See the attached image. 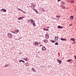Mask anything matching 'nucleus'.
I'll use <instances>...</instances> for the list:
<instances>
[{
    "instance_id": "nucleus-1",
    "label": "nucleus",
    "mask_w": 76,
    "mask_h": 76,
    "mask_svg": "<svg viewBox=\"0 0 76 76\" xmlns=\"http://www.w3.org/2000/svg\"><path fill=\"white\" fill-rule=\"evenodd\" d=\"M30 20L31 21L30 22H31V24L33 25L34 26H36V25L35 24V21H34V20L33 19H31Z\"/></svg>"
},
{
    "instance_id": "nucleus-11",
    "label": "nucleus",
    "mask_w": 76,
    "mask_h": 76,
    "mask_svg": "<svg viewBox=\"0 0 76 76\" xmlns=\"http://www.w3.org/2000/svg\"><path fill=\"white\" fill-rule=\"evenodd\" d=\"M58 37L57 36H56L55 37V40L56 41V40H58Z\"/></svg>"
},
{
    "instance_id": "nucleus-18",
    "label": "nucleus",
    "mask_w": 76,
    "mask_h": 76,
    "mask_svg": "<svg viewBox=\"0 0 76 76\" xmlns=\"http://www.w3.org/2000/svg\"><path fill=\"white\" fill-rule=\"evenodd\" d=\"M74 2H75V1H73V0L70 1V3H72H72H74Z\"/></svg>"
},
{
    "instance_id": "nucleus-20",
    "label": "nucleus",
    "mask_w": 76,
    "mask_h": 76,
    "mask_svg": "<svg viewBox=\"0 0 76 76\" xmlns=\"http://www.w3.org/2000/svg\"><path fill=\"white\" fill-rule=\"evenodd\" d=\"M32 70L33 72H35V69L34 68H32Z\"/></svg>"
},
{
    "instance_id": "nucleus-21",
    "label": "nucleus",
    "mask_w": 76,
    "mask_h": 76,
    "mask_svg": "<svg viewBox=\"0 0 76 76\" xmlns=\"http://www.w3.org/2000/svg\"><path fill=\"white\" fill-rule=\"evenodd\" d=\"M18 19H19V20H21V19H23V18L22 17H19L18 18Z\"/></svg>"
},
{
    "instance_id": "nucleus-27",
    "label": "nucleus",
    "mask_w": 76,
    "mask_h": 76,
    "mask_svg": "<svg viewBox=\"0 0 76 76\" xmlns=\"http://www.w3.org/2000/svg\"><path fill=\"white\" fill-rule=\"evenodd\" d=\"M17 9L18 10V11H20V10H21V9L18 8H17Z\"/></svg>"
},
{
    "instance_id": "nucleus-37",
    "label": "nucleus",
    "mask_w": 76,
    "mask_h": 76,
    "mask_svg": "<svg viewBox=\"0 0 76 76\" xmlns=\"http://www.w3.org/2000/svg\"><path fill=\"white\" fill-rule=\"evenodd\" d=\"M23 13H26V12H23Z\"/></svg>"
},
{
    "instance_id": "nucleus-24",
    "label": "nucleus",
    "mask_w": 76,
    "mask_h": 76,
    "mask_svg": "<svg viewBox=\"0 0 76 76\" xmlns=\"http://www.w3.org/2000/svg\"><path fill=\"white\" fill-rule=\"evenodd\" d=\"M5 67H9V64H6L5 65Z\"/></svg>"
},
{
    "instance_id": "nucleus-49",
    "label": "nucleus",
    "mask_w": 76,
    "mask_h": 76,
    "mask_svg": "<svg viewBox=\"0 0 76 76\" xmlns=\"http://www.w3.org/2000/svg\"><path fill=\"white\" fill-rule=\"evenodd\" d=\"M44 29H45V28H44Z\"/></svg>"
},
{
    "instance_id": "nucleus-34",
    "label": "nucleus",
    "mask_w": 76,
    "mask_h": 76,
    "mask_svg": "<svg viewBox=\"0 0 76 76\" xmlns=\"http://www.w3.org/2000/svg\"><path fill=\"white\" fill-rule=\"evenodd\" d=\"M67 2H68V3H70V1L67 0Z\"/></svg>"
},
{
    "instance_id": "nucleus-46",
    "label": "nucleus",
    "mask_w": 76,
    "mask_h": 76,
    "mask_svg": "<svg viewBox=\"0 0 76 76\" xmlns=\"http://www.w3.org/2000/svg\"><path fill=\"white\" fill-rule=\"evenodd\" d=\"M21 10V11H22V10Z\"/></svg>"
},
{
    "instance_id": "nucleus-6",
    "label": "nucleus",
    "mask_w": 76,
    "mask_h": 76,
    "mask_svg": "<svg viewBox=\"0 0 76 76\" xmlns=\"http://www.w3.org/2000/svg\"><path fill=\"white\" fill-rule=\"evenodd\" d=\"M39 45V43L38 42H35L34 43V45Z\"/></svg>"
},
{
    "instance_id": "nucleus-45",
    "label": "nucleus",
    "mask_w": 76,
    "mask_h": 76,
    "mask_svg": "<svg viewBox=\"0 0 76 76\" xmlns=\"http://www.w3.org/2000/svg\"><path fill=\"white\" fill-rule=\"evenodd\" d=\"M39 44H41V43H39Z\"/></svg>"
},
{
    "instance_id": "nucleus-8",
    "label": "nucleus",
    "mask_w": 76,
    "mask_h": 76,
    "mask_svg": "<svg viewBox=\"0 0 76 76\" xmlns=\"http://www.w3.org/2000/svg\"><path fill=\"white\" fill-rule=\"evenodd\" d=\"M44 42H45V43H48V39H45V40L44 41Z\"/></svg>"
},
{
    "instance_id": "nucleus-30",
    "label": "nucleus",
    "mask_w": 76,
    "mask_h": 76,
    "mask_svg": "<svg viewBox=\"0 0 76 76\" xmlns=\"http://www.w3.org/2000/svg\"><path fill=\"white\" fill-rule=\"evenodd\" d=\"M61 62H62V61H59V63L60 64H61Z\"/></svg>"
},
{
    "instance_id": "nucleus-13",
    "label": "nucleus",
    "mask_w": 76,
    "mask_h": 76,
    "mask_svg": "<svg viewBox=\"0 0 76 76\" xmlns=\"http://www.w3.org/2000/svg\"><path fill=\"white\" fill-rule=\"evenodd\" d=\"M61 40L62 41H67V40L65 39V38H61Z\"/></svg>"
},
{
    "instance_id": "nucleus-29",
    "label": "nucleus",
    "mask_w": 76,
    "mask_h": 76,
    "mask_svg": "<svg viewBox=\"0 0 76 76\" xmlns=\"http://www.w3.org/2000/svg\"><path fill=\"white\" fill-rule=\"evenodd\" d=\"M50 41L51 42H52L53 43L54 42H55V41H54L53 40H50Z\"/></svg>"
},
{
    "instance_id": "nucleus-32",
    "label": "nucleus",
    "mask_w": 76,
    "mask_h": 76,
    "mask_svg": "<svg viewBox=\"0 0 76 76\" xmlns=\"http://www.w3.org/2000/svg\"><path fill=\"white\" fill-rule=\"evenodd\" d=\"M55 45H58V43L57 42H56V43L55 44Z\"/></svg>"
},
{
    "instance_id": "nucleus-3",
    "label": "nucleus",
    "mask_w": 76,
    "mask_h": 76,
    "mask_svg": "<svg viewBox=\"0 0 76 76\" xmlns=\"http://www.w3.org/2000/svg\"><path fill=\"white\" fill-rule=\"evenodd\" d=\"M8 37L9 38H10L12 37V34L11 33H9L7 34Z\"/></svg>"
},
{
    "instance_id": "nucleus-4",
    "label": "nucleus",
    "mask_w": 76,
    "mask_h": 76,
    "mask_svg": "<svg viewBox=\"0 0 76 76\" xmlns=\"http://www.w3.org/2000/svg\"><path fill=\"white\" fill-rule=\"evenodd\" d=\"M41 11V12H44V11H45V10L44 9L42 8L41 7H40V9H39Z\"/></svg>"
},
{
    "instance_id": "nucleus-39",
    "label": "nucleus",
    "mask_w": 76,
    "mask_h": 76,
    "mask_svg": "<svg viewBox=\"0 0 76 76\" xmlns=\"http://www.w3.org/2000/svg\"><path fill=\"white\" fill-rule=\"evenodd\" d=\"M18 54H22V53H19Z\"/></svg>"
},
{
    "instance_id": "nucleus-43",
    "label": "nucleus",
    "mask_w": 76,
    "mask_h": 76,
    "mask_svg": "<svg viewBox=\"0 0 76 76\" xmlns=\"http://www.w3.org/2000/svg\"><path fill=\"white\" fill-rule=\"evenodd\" d=\"M35 11V12H36L37 13V10H36Z\"/></svg>"
},
{
    "instance_id": "nucleus-25",
    "label": "nucleus",
    "mask_w": 76,
    "mask_h": 76,
    "mask_svg": "<svg viewBox=\"0 0 76 76\" xmlns=\"http://www.w3.org/2000/svg\"><path fill=\"white\" fill-rule=\"evenodd\" d=\"M35 8V7H34L33 8H32L33 9V10H34V11H35L36 10V9Z\"/></svg>"
},
{
    "instance_id": "nucleus-17",
    "label": "nucleus",
    "mask_w": 76,
    "mask_h": 76,
    "mask_svg": "<svg viewBox=\"0 0 76 76\" xmlns=\"http://www.w3.org/2000/svg\"><path fill=\"white\" fill-rule=\"evenodd\" d=\"M68 62H69V63H70L71 62V61H73V60L72 59H69L67 60Z\"/></svg>"
},
{
    "instance_id": "nucleus-33",
    "label": "nucleus",
    "mask_w": 76,
    "mask_h": 76,
    "mask_svg": "<svg viewBox=\"0 0 76 76\" xmlns=\"http://www.w3.org/2000/svg\"><path fill=\"white\" fill-rule=\"evenodd\" d=\"M31 21L29 19L28 20V22H31Z\"/></svg>"
},
{
    "instance_id": "nucleus-14",
    "label": "nucleus",
    "mask_w": 76,
    "mask_h": 76,
    "mask_svg": "<svg viewBox=\"0 0 76 76\" xmlns=\"http://www.w3.org/2000/svg\"><path fill=\"white\" fill-rule=\"evenodd\" d=\"M70 40H71V41H75V39L74 38H72L70 39Z\"/></svg>"
},
{
    "instance_id": "nucleus-31",
    "label": "nucleus",
    "mask_w": 76,
    "mask_h": 76,
    "mask_svg": "<svg viewBox=\"0 0 76 76\" xmlns=\"http://www.w3.org/2000/svg\"><path fill=\"white\" fill-rule=\"evenodd\" d=\"M11 32H12V33H14V34H16V32H15V31H11Z\"/></svg>"
},
{
    "instance_id": "nucleus-48",
    "label": "nucleus",
    "mask_w": 76,
    "mask_h": 76,
    "mask_svg": "<svg viewBox=\"0 0 76 76\" xmlns=\"http://www.w3.org/2000/svg\"><path fill=\"white\" fill-rule=\"evenodd\" d=\"M23 18H24V17H23Z\"/></svg>"
},
{
    "instance_id": "nucleus-36",
    "label": "nucleus",
    "mask_w": 76,
    "mask_h": 76,
    "mask_svg": "<svg viewBox=\"0 0 76 76\" xmlns=\"http://www.w3.org/2000/svg\"><path fill=\"white\" fill-rule=\"evenodd\" d=\"M75 44V42H73L72 43V44Z\"/></svg>"
},
{
    "instance_id": "nucleus-28",
    "label": "nucleus",
    "mask_w": 76,
    "mask_h": 76,
    "mask_svg": "<svg viewBox=\"0 0 76 76\" xmlns=\"http://www.w3.org/2000/svg\"><path fill=\"white\" fill-rule=\"evenodd\" d=\"M56 18H60V16L59 15H56Z\"/></svg>"
},
{
    "instance_id": "nucleus-38",
    "label": "nucleus",
    "mask_w": 76,
    "mask_h": 76,
    "mask_svg": "<svg viewBox=\"0 0 76 76\" xmlns=\"http://www.w3.org/2000/svg\"><path fill=\"white\" fill-rule=\"evenodd\" d=\"M61 0H58V1H61Z\"/></svg>"
},
{
    "instance_id": "nucleus-40",
    "label": "nucleus",
    "mask_w": 76,
    "mask_h": 76,
    "mask_svg": "<svg viewBox=\"0 0 76 76\" xmlns=\"http://www.w3.org/2000/svg\"><path fill=\"white\" fill-rule=\"evenodd\" d=\"M40 46L42 47V46H43V45H40Z\"/></svg>"
},
{
    "instance_id": "nucleus-5",
    "label": "nucleus",
    "mask_w": 76,
    "mask_h": 76,
    "mask_svg": "<svg viewBox=\"0 0 76 76\" xmlns=\"http://www.w3.org/2000/svg\"><path fill=\"white\" fill-rule=\"evenodd\" d=\"M1 12H6V11L7 10L4 9H2L1 10Z\"/></svg>"
},
{
    "instance_id": "nucleus-19",
    "label": "nucleus",
    "mask_w": 76,
    "mask_h": 76,
    "mask_svg": "<svg viewBox=\"0 0 76 76\" xmlns=\"http://www.w3.org/2000/svg\"><path fill=\"white\" fill-rule=\"evenodd\" d=\"M19 62H20H20H21V61H22V62H23V63H25V61H23V60H20V61H19Z\"/></svg>"
},
{
    "instance_id": "nucleus-35",
    "label": "nucleus",
    "mask_w": 76,
    "mask_h": 76,
    "mask_svg": "<svg viewBox=\"0 0 76 76\" xmlns=\"http://www.w3.org/2000/svg\"><path fill=\"white\" fill-rule=\"evenodd\" d=\"M57 61H58V63L59 62V61H60V60H58V59H57Z\"/></svg>"
},
{
    "instance_id": "nucleus-7",
    "label": "nucleus",
    "mask_w": 76,
    "mask_h": 76,
    "mask_svg": "<svg viewBox=\"0 0 76 76\" xmlns=\"http://www.w3.org/2000/svg\"><path fill=\"white\" fill-rule=\"evenodd\" d=\"M73 18H74V17L73 16H71L69 18L70 20H73Z\"/></svg>"
},
{
    "instance_id": "nucleus-16",
    "label": "nucleus",
    "mask_w": 76,
    "mask_h": 76,
    "mask_svg": "<svg viewBox=\"0 0 76 76\" xmlns=\"http://www.w3.org/2000/svg\"><path fill=\"white\" fill-rule=\"evenodd\" d=\"M58 28L60 29V28H63V27H61L60 26H58Z\"/></svg>"
},
{
    "instance_id": "nucleus-42",
    "label": "nucleus",
    "mask_w": 76,
    "mask_h": 76,
    "mask_svg": "<svg viewBox=\"0 0 76 76\" xmlns=\"http://www.w3.org/2000/svg\"><path fill=\"white\" fill-rule=\"evenodd\" d=\"M72 24H71L70 25H69V26H72Z\"/></svg>"
},
{
    "instance_id": "nucleus-23",
    "label": "nucleus",
    "mask_w": 76,
    "mask_h": 76,
    "mask_svg": "<svg viewBox=\"0 0 76 76\" xmlns=\"http://www.w3.org/2000/svg\"><path fill=\"white\" fill-rule=\"evenodd\" d=\"M25 65L26 66H28V65H29V64H28V63L26 62L25 64Z\"/></svg>"
},
{
    "instance_id": "nucleus-26",
    "label": "nucleus",
    "mask_w": 76,
    "mask_h": 76,
    "mask_svg": "<svg viewBox=\"0 0 76 76\" xmlns=\"http://www.w3.org/2000/svg\"><path fill=\"white\" fill-rule=\"evenodd\" d=\"M44 31H48V29H43Z\"/></svg>"
},
{
    "instance_id": "nucleus-41",
    "label": "nucleus",
    "mask_w": 76,
    "mask_h": 76,
    "mask_svg": "<svg viewBox=\"0 0 76 76\" xmlns=\"http://www.w3.org/2000/svg\"><path fill=\"white\" fill-rule=\"evenodd\" d=\"M24 60H25V61H26L27 60V59H24Z\"/></svg>"
},
{
    "instance_id": "nucleus-44",
    "label": "nucleus",
    "mask_w": 76,
    "mask_h": 76,
    "mask_svg": "<svg viewBox=\"0 0 76 76\" xmlns=\"http://www.w3.org/2000/svg\"><path fill=\"white\" fill-rule=\"evenodd\" d=\"M22 12H23H23H24L22 10Z\"/></svg>"
},
{
    "instance_id": "nucleus-10",
    "label": "nucleus",
    "mask_w": 76,
    "mask_h": 76,
    "mask_svg": "<svg viewBox=\"0 0 76 76\" xmlns=\"http://www.w3.org/2000/svg\"><path fill=\"white\" fill-rule=\"evenodd\" d=\"M19 31L18 30V29H16L15 31V32L16 33H15V34H17V33H18L19 32Z\"/></svg>"
},
{
    "instance_id": "nucleus-15",
    "label": "nucleus",
    "mask_w": 76,
    "mask_h": 76,
    "mask_svg": "<svg viewBox=\"0 0 76 76\" xmlns=\"http://www.w3.org/2000/svg\"><path fill=\"white\" fill-rule=\"evenodd\" d=\"M31 6V8H33L35 7V5L34 4H32Z\"/></svg>"
},
{
    "instance_id": "nucleus-12",
    "label": "nucleus",
    "mask_w": 76,
    "mask_h": 76,
    "mask_svg": "<svg viewBox=\"0 0 76 76\" xmlns=\"http://www.w3.org/2000/svg\"><path fill=\"white\" fill-rule=\"evenodd\" d=\"M61 7H62V9H64L66 8V7L63 5H61Z\"/></svg>"
},
{
    "instance_id": "nucleus-2",
    "label": "nucleus",
    "mask_w": 76,
    "mask_h": 76,
    "mask_svg": "<svg viewBox=\"0 0 76 76\" xmlns=\"http://www.w3.org/2000/svg\"><path fill=\"white\" fill-rule=\"evenodd\" d=\"M49 34L48 33H47L45 35V37L46 38H47V39H48V38H49Z\"/></svg>"
},
{
    "instance_id": "nucleus-22",
    "label": "nucleus",
    "mask_w": 76,
    "mask_h": 76,
    "mask_svg": "<svg viewBox=\"0 0 76 76\" xmlns=\"http://www.w3.org/2000/svg\"><path fill=\"white\" fill-rule=\"evenodd\" d=\"M61 4H62V5H64V4H65V2H62L61 3Z\"/></svg>"
},
{
    "instance_id": "nucleus-9",
    "label": "nucleus",
    "mask_w": 76,
    "mask_h": 76,
    "mask_svg": "<svg viewBox=\"0 0 76 76\" xmlns=\"http://www.w3.org/2000/svg\"><path fill=\"white\" fill-rule=\"evenodd\" d=\"M46 50V48H45V47L43 46L42 48V50L43 51H45Z\"/></svg>"
},
{
    "instance_id": "nucleus-47",
    "label": "nucleus",
    "mask_w": 76,
    "mask_h": 76,
    "mask_svg": "<svg viewBox=\"0 0 76 76\" xmlns=\"http://www.w3.org/2000/svg\"><path fill=\"white\" fill-rule=\"evenodd\" d=\"M17 8H18V7H17Z\"/></svg>"
}]
</instances>
